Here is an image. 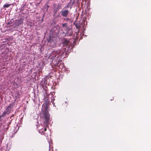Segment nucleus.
<instances>
[{"label":"nucleus","mask_w":151,"mask_h":151,"mask_svg":"<svg viewBox=\"0 0 151 151\" xmlns=\"http://www.w3.org/2000/svg\"><path fill=\"white\" fill-rule=\"evenodd\" d=\"M47 7H49V6H47Z\"/></svg>","instance_id":"6ab92c4d"},{"label":"nucleus","mask_w":151,"mask_h":151,"mask_svg":"<svg viewBox=\"0 0 151 151\" xmlns=\"http://www.w3.org/2000/svg\"><path fill=\"white\" fill-rule=\"evenodd\" d=\"M60 52V51L58 50H55L51 53V56L52 58H54L56 57L57 55Z\"/></svg>","instance_id":"0eeeda50"},{"label":"nucleus","mask_w":151,"mask_h":151,"mask_svg":"<svg viewBox=\"0 0 151 151\" xmlns=\"http://www.w3.org/2000/svg\"><path fill=\"white\" fill-rule=\"evenodd\" d=\"M10 5V4H4V7L6 8H8L9 6Z\"/></svg>","instance_id":"9d476101"},{"label":"nucleus","mask_w":151,"mask_h":151,"mask_svg":"<svg viewBox=\"0 0 151 151\" xmlns=\"http://www.w3.org/2000/svg\"><path fill=\"white\" fill-rule=\"evenodd\" d=\"M62 42L63 46L66 47L69 46L71 43L70 41L65 39L63 40Z\"/></svg>","instance_id":"39448f33"},{"label":"nucleus","mask_w":151,"mask_h":151,"mask_svg":"<svg viewBox=\"0 0 151 151\" xmlns=\"http://www.w3.org/2000/svg\"><path fill=\"white\" fill-rule=\"evenodd\" d=\"M12 109V106L11 105H10L9 106H8L6 109L4 110L5 113H6L7 114H8L10 112Z\"/></svg>","instance_id":"6e6552de"},{"label":"nucleus","mask_w":151,"mask_h":151,"mask_svg":"<svg viewBox=\"0 0 151 151\" xmlns=\"http://www.w3.org/2000/svg\"><path fill=\"white\" fill-rule=\"evenodd\" d=\"M59 40V37L58 35H57L55 37H51L50 38V40H48V42L50 43H53V44H55Z\"/></svg>","instance_id":"7ed1b4c3"},{"label":"nucleus","mask_w":151,"mask_h":151,"mask_svg":"<svg viewBox=\"0 0 151 151\" xmlns=\"http://www.w3.org/2000/svg\"><path fill=\"white\" fill-rule=\"evenodd\" d=\"M61 29V31L62 32V34L63 36H65L68 34V31H69L70 28L68 26L67 23L62 24Z\"/></svg>","instance_id":"f03ea898"},{"label":"nucleus","mask_w":151,"mask_h":151,"mask_svg":"<svg viewBox=\"0 0 151 151\" xmlns=\"http://www.w3.org/2000/svg\"><path fill=\"white\" fill-rule=\"evenodd\" d=\"M42 21H43V19H42Z\"/></svg>","instance_id":"aec40b11"},{"label":"nucleus","mask_w":151,"mask_h":151,"mask_svg":"<svg viewBox=\"0 0 151 151\" xmlns=\"http://www.w3.org/2000/svg\"><path fill=\"white\" fill-rule=\"evenodd\" d=\"M113 99H111V100H112Z\"/></svg>","instance_id":"4be33fe9"},{"label":"nucleus","mask_w":151,"mask_h":151,"mask_svg":"<svg viewBox=\"0 0 151 151\" xmlns=\"http://www.w3.org/2000/svg\"><path fill=\"white\" fill-rule=\"evenodd\" d=\"M47 127H45L43 129V131H42V132H43V131L44 132H45L47 130Z\"/></svg>","instance_id":"f8f14e48"},{"label":"nucleus","mask_w":151,"mask_h":151,"mask_svg":"<svg viewBox=\"0 0 151 151\" xmlns=\"http://www.w3.org/2000/svg\"><path fill=\"white\" fill-rule=\"evenodd\" d=\"M3 137H2L1 138H0V139H3Z\"/></svg>","instance_id":"f3484780"},{"label":"nucleus","mask_w":151,"mask_h":151,"mask_svg":"<svg viewBox=\"0 0 151 151\" xmlns=\"http://www.w3.org/2000/svg\"><path fill=\"white\" fill-rule=\"evenodd\" d=\"M76 27L77 28H78L80 27L79 26H76Z\"/></svg>","instance_id":"2eb2a0df"},{"label":"nucleus","mask_w":151,"mask_h":151,"mask_svg":"<svg viewBox=\"0 0 151 151\" xmlns=\"http://www.w3.org/2000/svg\"><path fill=\"white\" fill-rule=\"evenodd\" d=\"M23 23V22L22 20H15L14 23L13 24V28H15L16 27H17L20 25L22 24Z\"/></svg>","instance_id":"20e7f679"},{"label":"nucleus","mask_w":151,"mask_h":151,"mask_svg":"<svg viewBox=\"0 0 151 151\" xmlns=\"http://www.w3.org/2000/svg\"><path fill=\"white\" fill-rule=\"evenodd\" d=\"M69 13V11L68 10H63L60 12L61 15L63 17H67Z\"/></svg>","instance_id":"423d86ee"},{"label":"nucleus","mask_w":151,"mask_h":151,"mask_svg":"<svg viewBox=\"0 0 151 151\" xmlns=\"http://www.w3.org/2000/svg\"><path fill=\"white\" fill-rule=\"evenodd\" d=\"M41 113V117L43 122L47 124L49 121L50 116L47 109V107L43 106Z\"/></svg>","instance_id":"f257e3e1"},{"label":"nucleus","mask_w":151,"mask_h":151,"mask_svg":"<svg viewBox=\"0 0 151 151\" xmlns=\"http://www.w3.org/2000/svg\"><path fill=\"white\" fill-rule=\"evenodd\" d=\"M69 20V18H67V19H66V20Z\"/></svg>","instance_id":"dca6fc26"},{"label":"nucleus","mask_w":151,"mask_h":151,"mask_svg":"<svg viewBox=\"0 0 151 151\" xmlns=\"http://www.w3.org/2000/svg\"><path fill=\"white\" fill-rule=\"evenodd\" d=\"M60 33V32H58V34H59Z\"/></svg>","instance_id":"a211bd4d"},{"label":"nucleus","mask_w":151,"mask_h":151,"mask_svg":"<svg viewBox=\"0 0 151 151\" xmlns=\"http://www.w3.org/2000/svg\"><path fill=\"white\" fill-rule=\"evenodd\" d=\"M10 26H12V25H10Z\"/></svg>","instance_id":"412c9836"},{"label":"nucleus","mask_w":151,"mask_h":151,"mask_svg":"<svg viewBox=\"0 0 151 151\" xmlns=\"http://www.w3.org/2000/svg\"><path fill=\"white\" fill-rule=\"evenodd\" d=\"M61 8V6L60 5H58L56 7L54 8V11L56 12Z\"/></svg>","instance_id":"1a4fd4ad"},{"label":"nucleus","mask_w":151,"mask_h":151,"mask_svg":"<svg viewBox=\"0 0 151 151\" xmlns=\"http://www.w3.org/2000/svg\"><path fill=\"white\" fill-rule=\"evenodd\" d=\"M12 23V22L11 21H10V22H9L8 23V24H11Z\"/></svg>","instance_id":"ddd939ff"},{"label":"nucleus","mask_w":151,"mask_h":151,"mask_svg":"<svg viewBox=\"0 0 151 151\" xmlns=\"http://www.w3.org/2000/svg\"><path fill=\"white\" fill-rule=\"evenodd\" d=\"M7 114L6 113H5V111H4V112L2 113V114H1V116L0 117H2V116H4V115H6V114Z\"/></svg>","instance_id":"9b49d317"},{"label":"nucleus","mask_w":151,"mask_h":151,"mask_svg":"<svg viewBox=\"0 0 151 151\" xmlns=\"http://www.w3.org/2000/svg\"><path fill=\"white\" fill-rule=\"evenodd\" d=\"M48 143H49L50 149V141H48Z\"/></svg>","instance_id":"4468645a"}]
</instances>
